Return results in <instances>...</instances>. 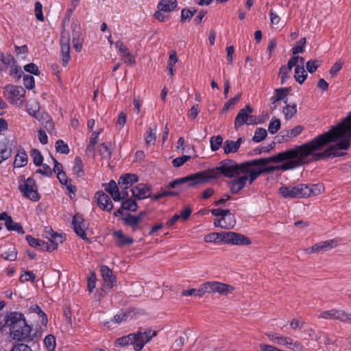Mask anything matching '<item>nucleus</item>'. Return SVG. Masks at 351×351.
<instances>
[{
    "instance_id": "nucleus-1",
    "label": "nucleus",
    "mask_w": 351,
    "mask_h": 351,
    "mask_svg": "<svg viewBox=\"0 0 351 351\" xmlns=\"http://www.w3.org/2000/svg\"><path fill=\"white\" fill-rule=\"evenodd\" d=\"M336 142L330 130L319 134L301 145L278 153L271 157L254 159L264 160L251 167L250 182H253L263 173H270L277 170L287 171L296 169L312 161L342 156L345 153L339 150H347L350 147L348 140L340 141L319 152L330 143Z\"/></svg>"
},
{
    "instance_id": "nucleus-2",
    "label": "nucleus",
    "mask_w": 351,
    "mask_h": 351,
    "mask_svg": "<svg viewBox=\"0 0 351 351\" xmlns=\"http://www.w3.org/2000/svg\"><path fill=\"white\" fill-rule=\"evenodd\" d=\"M264 160H248L237 164L234 160L226 159L219 162V166L212 169L202 171L206 182L212 179H218L221 175L226 178H232L241 175V172H247L248 168L254 167V165L261 163Z\"/></svg>"
},
{
    "instance_id": "nucleus-3",
    "label": "nucleus",
    "mask_w": 351,
    "mask_h": 351,
    "mask_svg": "<svg viewBox=\"0 0 351 351\" xmlns=\"http://www.w3.org/2000/svg\"><path fill=\"white\" fill-rule=\"evenodd\" d=\"M5 324L10 327L12 339L18 341L32 340L29 337L32 328L27 324L24 315L19 312H12L8 316Z\"/></svg>"
},
{
    "instance_id": "nucleus-4",
    "label": "nucleus",
    "mask_w": 351,
    "mask_h": 351,
    "mask_svg": "<svg viewBox=\"0 0 351 351\" xmlns=\"http://www.w3.org/2000/svg\"><path fill=\"white\" fill-rule=\"evenodd\" d=\"M43 235L47 239V242L36 239L32 235H27L25 239L31 247L48 252L56 250L59 243H63L65 240V237L62 234L55 232L51 227H45Z\"/></svg>"
},
{
    "instance_id": "nucleus-5",
    "label": "nucleus",
    "mask_w": 351,
    "mask_h": 351,
    "mask_svg": "<svg viewBox=\"0 0 351 351\" xmlns=\"http://www.w3.org/2000/svg\"><path fill=\"white\" fill-rule=\"evenodd\" d=\"M210 213L213 216L220 217L214 219V225L223 229H231L236 224V219L234 215L230 213L228 209L213 208L210 210Z\"/></svg>"
},
{
    "instance_id": "nucleus-6",
    "label": "nucleus",
    "mask_w": 351,
    "mask_h": 351,
    "mask_svg": "<svg viewBox=\"0 0 351 351\" xmlns=\"http://www.w3.org/2000/svg\"><path fill=\"white\" fill-rule=\"evenodd\" d=\"M19 190L22 195L32 201L37 202L40 199V195L38 192V186L32 178H25V176H20Z\"/></svg>"
},
{
    "instance_id": "nucleus-7",
    "label": "nucleus",
    "mask_w": 351,
    "mask_h": 351,
    "mask_svg": "<svg viewBox=\"0 0 351 351\" xmlns=\"http://www.w3.org/2000/svg\"><path fill=\"white\" fill-rule=\"evenodd\" d=\"M6 99L12 104L22 106L25 103V90L21 86L6 85L4 88Z\"/></svg>"
},
{
    "instance_id": "nucleus-8",
    "label": "nucleus",
    "mask_w": 351,
    "mask_h": 351,
    "mask_svg": "<svg viewBox=\"0 0 351 351\" xmlns=\"http://www.w3.org/2000/svg\"><path fill=\"white\" fill-rule=\"evenodd\" d=\"M204 174L203 171H199L186 177L177 178L171 182L168 187L175 189L184 184H186L189 187H192L198 184L206 183Z\"/></svg>"
},
{
    "instance_id": "nucleus-9",
    "label": "nucleus",
    "mask_w": 351,
    "mask_h": 351,
    "mask_svg": "<svg viewBox=\"0 0 351 351\" xmlns=\"http://www.w3.org/2000/svg\"><path fill=\"white\" fill-rule=\"evenodd\" d=\"M204 174L203 171H199L186 177L177 178L171 182L168 187L175 189L184 184H186L189 187H192L198 184L206 183Z\"/></svg>"
},
{
    "instance_id": "nucleus-10",
    "label": "nucleus",
    "mask_w": 351,
    "mask_h": 351,
    "mask_svg": "<svg viewBox=\"0 0 351 351\" xmlns=\"http://www.w3.org/2000/svg\"><path fill=\"white\" fill-rule=\"evenodd\" d=\"M330 131L337 142L339 139L341 141L348 140L350 145L351 138V112L347 117V121L340 123L337 126H333Z\"/></svg>"
},
{
    "instance_id": "nucleus-11",
    "label": "nucleus",
    "mask_w": 351,
    "mask_h": 351,
    "mask_svg": "<svg viewBox=\"0 0 351 351\" xmlns=\"http://www.w3.org/2000/svg\"><path fill=\"white\" fill-rule=\"evenodd\" d=\"M252 108L247 104L244 108L241 109L234 119V128L238 129L244 124L256 125L258 123L256 118L252 115Z\"/></svg>"
},
{
    "instance_id": "nucleus-12",
    "label": "nucleus",
    "mask_w": 351,
    "mask_h": 351,
    "mask_svg": "<svg viewBox=\"0 0 351 351\" xmlns=\"http://www.w3.org/2000/svg\"><path fill=\"white\" fill-rule=\"evenodd\" d=\"M250 171L251 167L248 168L247 172H241V174H242L241 176H239L238 178L230 181L228 183V185L232 193H238L241 190H242L245 187L247 182H249V185L252 184V182H250Z\"/></svg>"
},
{
    "instance_id": "nucleus-13",
    "label": "nucleus",
    "mask_w": 351,
    "mask_h": 351,
    "mask_svg": "<svg viewBox=\"0 0 351 351\" xmlns=\"http://www.w3.org/2000/svg\"><path fill=\"white\" fill-rule=\"evenodd\" d=\"M61 61L63 66L66 67L71 59L70 56V36L66 31L61 32L60 40Z\"/></svg>"
},
{
    "instance_id": "nucleus-14",
    "label": "nucleus",
    "mask_w": 351,
    "mask_h": 351,
    "mask_svg": "<svg viewBox=\"0 0 351 351\" xmlns=\"http://www.w3.org/2000/svg\"><path fill=\"white\" fill-rule=\"evenodd\" d=\"M223 242L232 245H249L250 239L246 236L234 232H224Z\"/></svg>"
},
{
    "instance_id": "nucleus-15",
    "label": "nucleus",
    "mask_w": 351,
    "mask_h": 351,
    "mask_svg": "<svg viewBox=\"0 0 351 351\" xmlns=\"http://www.w3.org/2000/svg\"><path fill=\"white\" fill-rule=\"evenodd\" d=\"M233 290V287L222 282L217 281L204 282V291H206V293H218L221 295H227Z\"/></svg>"
},
{
    "instance_id": "nucleus-16",
    "label": "nucleus",
    "mask_w": 351,
    "mask_h": 351,
    "mask_svg": "<svg viewBox=\"0 0 351 351\" xmlns=\"http://www.w3.org/2000/svg\"><path fill=\"white\" fill-rule=\"evenodd\" d=\"M280 194L285 198H304V184L296 186H282L279 188Z\"/></svg>"
},
{
    "instance_id": "nucleus-17",
    "label": "nucleus",
    "mask_w": 351,
    "mask_h": 351,
    "mask_svg": "<svg viewBox=\"0 0 351 351\" xmlns=\"http://www.w3.org/2000/svg\"><path fill=\"white\" fill-rule=\"evenodd\" d=\"M73 228L75 234L83 240H88L86 230L88 228V223L85 221L81 215L75 214L72 219Z\"/></svg>"
},
{
    "instance_id": "nucleus-18",
    "label": "nucleus",
    "mask_w": 351,
    "mask_h": 351,
    "mask_svg": "<svg viewBox=\"0 0 351 351\" xmlns=\"http://www.w3.org/2000/svg\"><path fill=\"white\" fill-rule=\"evenodd\" d=\"M138 339H136V345H134V350L140 351L154 337L156 336L157 331L148 330L145 332H137L134 333Z\"/></svg>"
},
{
    "instance_id": "nucleus-19",
    "label": "nucleus",
    "mask_w": 351,
    "mask_h": 351,
    "mask_svg": "<svg viewBox=\"0 0 351 351\" xmlns=\"http://www.w3.org/2000/svg\"><path fill=\"white\" fill-rule=\"evenodd\" d=\"M347 315L348 313L343 310L332 308L330 310L324 311L322 312L319 315V317L326 319H337L341 322L346 323V321L348 320Z\"/></svg>"
},
{
    "instance_id": "nucleus-20",
    "label": "nucleus",
    "mask_w": 351,
    "mask_h": 351,
    "mask_svg": "<svg viewBox=\"0 0 351 351\" xmlns=\"http://www.w3.org/2000/svg\"><path fill=\"white\" fill-rule=\"evenodd\" d=\"M97 206L103 210L110 212L113 208V204L110 197L104 191H97L95 193Z\"/></svg>"
},
{
    "instance_id": "nucleus-21",
    "label": "nucleus",
    "mask_w": 351,
    "mask_h": 351,
    "mask_svg": "<svg viewBox=\"0 0 351 351\" xmlns=\"http://www.w3.org/2000/svg\"><path fill=\"white\" fill-rule=\"evenodd\" d=\"M132 196L138 199H143L151 197V188L149 186L140 183L131 189Z\"/></svg>"
},
{
    "instance_id": "nucleus-22",
    "label": "nucleus",
    "mask_w": 351,
    "mask_h": 351,
    "mask_svg": "<svg viewBox=\"0 0 351 351\" xmlns=\"http://www.w3.org/2000/svg\"><path fill=\"white\" fill-rule=\"evenodd\" d=\"M336 245H337V242L335 240H333V239L327 240V241L319 242V243L315 244L314 245H313L312 247L306 249L305 251L308 254L319 252L321 251L326 252V251H328V250L332 249V247H334Z\"/></svg>"
},
{
    "instance_id": "nucleus-23",
    "label": "nucleus",
    "mask_w": 351,
    "mask_h": 351,
    "mask_svg": "<svg viewBox=\"0 0 351 351\" xmlns=\"http://www.w3.org/2000/svg\"><path fill=\"white\" fill-rule=\"evenodd\" d=\"M115 47L118 49L120 56L128 64L134 65L135 59L134 56L130 52L128 48L123 44L121 40H118L115 43Z\"/></svg>"
},
{
    "instance_id": "nucleus-24",
    "label": "nucleus",
    "mask_w": 351,
    "mask_h": 351,
    "mask_svg": "<svg viewBox=\"0 0 351 351\" xmlns=\"http://www.w3.org/2000/svg\"><path fill=\"white\" fill-rule=\"evenodd\" d=\"M100 271L104 281L105 287H108V289H111L114 285H116L117 278L113 274L112 271L110 269L108 266L102 265L100 268Z\"/></svg>"
},
{
    "instance_id": "nucleus-25",
    "label": "nucleus",
    "mask_w": 351,
    "mask_h": 351,
    "mask_svg": "<svg viewBox=\"0 0 351 351\" xmlns=\"http://www.w3.org/2000/svg\"><path fill=\"white\" fill-rule=\"evenodd\" d=\"M297 58H291L285 65H282L279 70L281 84H283L289 78V73L292 68L296 65Z\"/></svg>"
},
{
    "instance_id": "nucleus-26",
    "label": "nucleus",
    "mask_w": 351,
    "mask_h": 351,
    "mask_svg": "<svg viewBox=\"0 0 351 351\" xmlns=\"http://www.w3.org/2000/svg\"><path fill=\"white\" fill-rule=\"evenodd\" d=\"M324 186L322 183L318 184H304V197H310L311 195L316 196L321 194L324 191Z\"/></svg>"
},
{
    "instance_id": "nucleus-27",
    "label": "nucleus",
    "mask_w": 351,
    "mask_h": 351,
    "mask_svg": "<svg viewBox=\"0 0 351 351\" xmlns=\"http://www.w3.org/2000/svg\"><path fill=\"white\" fill-rule=\"evenodd\" d=\"M138 180L137 175L134 173H125L122 175L119 180L118 184L121 189H128L132 185Z\"/></svg>"
},
{
    "instance_id": "nucleus-28",
    "label": "nucleus",
    "mask_w": 351,
    "mask_h": 351,
    "mask_svg": "<svg viewBox=\"0 0 351 351\" xmlns=\"http://www.w3.org/2000/svg\"><path fill=\"white\" fill-rule=\"evenodd\" d=\"M103 186L105 191L110 193L114 201L118 202L121 199L119 187L114 180H112L108 183L104 184Z\"/></svg>"
},
{
    "instance_id": "nucleus-29",
    "label": "nucleus",
    "mask_w": 351,
    "mask_h": 351,
    "mask_svg": "<svg viewBox=\"0 0 351 351\" xmlns=\"http://www.w3.org/2000/svg\"><path fill=\"white\" fill-rule=\"evenodd\" d=\"M124 225L131 228L132 232H136L137 230L141 228L139 218L136 215H133L130 213H127L122 218Z\"/></svg>"
},
{
    "instance_id": "nucleus-30",
    "label": "nucleus",
    "mask_w": 351,
    "mask_h": 351,
    "mask_svg": "<svg viewBox=\"0 0 351 351\" xmlns=\"http://www.w3.org/2000/svg\"><path fill=\"white\" fill-rule=\"evenodd\" d=\"M242 142V138H239L236 141L226 140L223 146L224 154H229L230 153H236L239 149Z\"/></svg>"
},
{
    "instance_id": "nucleus-31",
    "label": "nucleus",
    "mask_w": 351,
    "mask_h": 351,
    "mask_svg": "<svg viewBox=\"0 0 351 351\" xmlns=\"http://www.w3.org/2000/svg\"><path fill=\"white\" fill-rule=\"evenodd\" d=\"M113 235L117 239V245L118 247L130 245L134 243V239L130 237L125 235L122 230L114 231Z\"/></svg>"
},
{
    "instance_id": "nucleus-32",
    "label": "nucleus",
    "mask_w": 351,
    "mask_h": 351,
    "mask_svg": "<svg viewBox=\"0 0 351 351\" xmlns=\"http://www.w3.org/2000/svg\"><path fill=\"white\" fill-rule=\"evenodd\" d=\"M177 6V0H160L158 3L157 9L169 13L173 11Z\"/></svg>"
},
{
    "instance_id": "nucleus-33",
    "label": "nucleus",
    "mask_w": 351,
    "mask_h": 351,
    "mask_svg": "<svg viewBox=\"0 0 351 351\" xmlns=\"http://www.w3.org/2000/svg\"><path fill=\"white\" fill-rule=\"evenodd\" d=\"M280 100H282L285 104H287L288 98L285 95V93L282 92V89L276 88L274 92V95L271 97L270 101L271 103V109L275 110L276 108V103Z\"/></svg>"
},
{
    "instance_id": "nucleus-34",
    "label": "nucleus",
    "mask_w": 351,
    "mask_h": 351,
    "mask_svg": "<svg viewBox=\"0 0 351 351\" xmlns=\"http://www.w3.org/2000/svg\"><path fill=\"white\" fill-rule=\"evenodd\" d=\"M136 337L134 335V333L129 334L128 335L123 336L121 337L118 338L115 341V346H126L130 344H133L134 346L136 345ZM138 339V337H137Z\"/></svg>"
},
{
    "instance_id": "nucleus-35",
    "label": "nucleus",
    "mask_w": 351,
    "mask_h": 351,
    "mask_svg": "<svg viewBox=\"0 0 351 351\" xmlns=\"http://www.w3.org/2000/svg\"><path fill=\"white\" fill-rule=\"evenodd\" d=\"M73 173L77 178H83L85 175L82 160L79 156L75 158Z\"/></svg>"
},
{
    "instance_id": "nucleus-36",
    "label": "nucleus",
    "mask_w": 351,
    "mask_h": 351,
    "mask_svg": "<svg viewBox=\"0 0 351 351\" xmlns=\"http://www.w3.org/2000/svg\"><path fill=\"white\" fill-rule=\"evenodd\" d=\"M11 149L5 140H0V163L11 156Z\"/></svg>"
},
{
    "instance_id": "nucleus-37",
    "label": "nucleus",
    "mask_w": 351,
    "mask_h": 351,
    "mask_svg": "<svg viewBox=\"0 0 351 351\" xmlns=\"http://www.w3.org/2000/svg\"><path fill=\"white\" fill-rule=\"evenodd\" d=\"M112 146L110 142L103 143L99 145V154L104 158H110L112 154Z\"/></svg>"
},
{
    "instance_id": "nucleus-38",
    "label": "nucleus",
    "mask_w": 351,
    "mask_h": 351,
    "mask_svg": "<svg viewBox=\"0 0 351 351\" xmlns=\"http://www.w3.org/2000/svg\"><path fill=\"white\" fill-rule=\"evenodd\" d=\"M0 60L3 64V66L0 67V71H6L8 66L11 67L14 63H16V60L12 55L5 56L3 53H0Z\"/></svg>"
},
{
    "instance_id": "nucleus-39",
    "label": "nucleus",
    "mask_w": 351,
    "mask_h": 351,
    "mask_svg": "<svg viewBox=\"0 0 351 351\" xmlns=\"http://www.w3.org/2000/svg\"><path fill=\"white\" fill-rule=\"evenodd\" d=\"M295 66L294 77L300 84H302L308 75L304 70V66L295 65Z\"/></svg>"
},
{
    "instance_id": "nucleus-40",
    "label": "nucleus",
    "mask_w": 351,
    "mask_h": 351,
    "mask_svg": "<svg viewBox=\"0 0 351 351\" xmlns=\"http://www.w3.org/2000/svg\"><path fill=\"white\" fill-rule=\"evenodd\" d=\"M5 226L9 231H15L20 234L25 233L22 225L20 223L13 221L12 217L8 219L7 222H5Z\"/></svg>"
},
{
    "instance_id": "nucleus-41",
    "label": "nucleus",
    "mask_w": 351,
    "mask_h": 351,
    "mask_svg": "<svg viewBox=\"0 0 351 351\" xmlns=\"http://www.w3.org/2000/svg\"><path fill=\"white\" fill-rule=\"evenodd\" d=\"M27 156L25 152L23 149L18 152L16 154L14 165L15 167H22L27 165Z\"/></svg>"
},
{
    "instance_id": "nucleus-42",
    "label": "nucleus",
    "mask_w": 351,
    "mask_h": 351,
    "mask_svg": "<svg viewBox=\"0 0 351 351\" xmlns=\"http://www.w3.org/2000/svg\"><path fill=\"white\" fill-rule=\"evenodd\" d=\"M206 293V291H204V283H203L200 288L199 289H190L187 290H184L182 292V295L183 296H191L195 295L199 298H202Z\"/></svg>"
},
{
    "instance_id": "nucleus-43",
    "label": "nucleus",
    "mask_w": 351,
    "mask_h": 351,
    "mask_svg": "<svg viewBox=\"0 0 351 351\" xmlns=\"http://www.w3.org/2000/svg\"><path fill=\"white\" fill-rule=\"evenodd\" d=\"M121 205L124 210H130L131 212H136L138 208L136 200L131 197L123 199Z\"/></svg>"
},
{
    "instance_id": "nucleus-44",
    "label": "nucleus",
    "mask_w": 351,
    "mask_h": 351,
    "mask_svg": "<svg viewBox=\"0 0 351 351\" xmlns=\"http://www.w3.org/2000/svg\"><path fill=\"white\" fill-rule=\"evenodd\" d=\"M224 232H212L205 235L204 240L206 243L217 242V241L223 242V235Z\"/></svg>"
},
{
    "instance_id": "nucleus-45",
    "label": "nucleus",
    "mask_w": 351,
    "mask_h": 351,
    "mask_svg": "<svg viewBox=\"0 0 351 351\" xmlns=\"http://www.w3.org/2000/svg\"><path fill=\"white\" fill-rule=\"evenodd\" d=\"M303 130V127L301 125H297L291 130H287L286 134L282 135V138L285 141H288L289 138H294L300 134Z\"/></svg>"
},
{
    "instance_id": "nucleus-46",
    "label": "nucleus",
    "mask_w": 351,
    "mask_h": 351,
    "mask_svg": "<svg viewBox=\"0 0 351 351\" xmlns=\"http://www.w3.org/2000/svg\"><path fill=\"white\" fill-rule=\"evenodd\" d=\"M30 156L36 167H40L43 161V157L40 152L37 149H32L30 152Z\"/></svg>"
},
{
    "instance_id": "nucleus-47",
    "label": "nucleus",
    "mask_w": 351,
    "mask_h": 351,
    "mask_svg": "<svg viewBox=\"0 0 351 351\" xmlns=\"http://www.w3.org/2000/svg\"><path fill=\"white\" fill-rule=\"evenodd\" d=\"M282 112L286 119H291L297 112L296 104H287L286 106L283 108Z\"/></svg>"
},
{
    "instance_id": "nucleus-48",
    "label": "nucleus",
    "mask_w": 351,
    "mask_h": 351,
    "mask_svg": "<svg viewBox=\"0 0 351 351\" xmlns=\"http://www.w3.org/2000/svg\"><path fill=\"white\" fill-rule=\"evenodd\" d=\"M44 343L48 351H53L56 346L55 337L52 335H48L44 339Z\"/></svg>"
},
{
    "instance_id": "nucleus-49",
    "label": "nucleus",
    "mask_w": 351,
    "mask_h": 351,
    "mask_svg": "<svg viewBox=\"0 0 351 351\" xmlns=\"http://www.w3.org/2000/svg\"><path fill=\"white\" fill-rule=\"evenodd\" d=\"M223 143V138L221 135L214 136L210 138V149L215 152L219 149Z\"/></svg>"
},
{
    "instance_id": "nucleus-50",
    "label": "nucleus",
    "mask_w": 351,
    "mask_h": 351,
    "mask_svg": "<svg viewBox=\"0 0 351 351\" xmlns=\"http://www.w3.org/2000/svg\"><path fill=\"white\" fill-rule=\"evenodd\" d=\"M145 140L147 144H154L156 140V125L154 129L149 128L145 136Z\"/></svg>"
},
{
    "instance_id": "nucleus-51",
    "label": "nucleus",
    "mask_w": 351,
    "mask_h": 351,
    "mask_svg": "<svg viewBox=\"0 0 351 351\" xmlns=\"http://www.w3.org/2000/svg\"><path fill=\"white\" fill-rule=\"evenodd\" d=\"M280 121L278 119L272 118L269 123L268 131L270 134H276L280 128Z\"/></svg>"
},
{
    "instance_id": "nucleus-52",
    "label": "nucleus",
    "mask_w": 351,
    "mask_h": 351,
    "mask_svg": "<svg viewBox=\"0 0 351 351\" xmlns=\"http://www.w3.org/2000/svg\"><path fill=\"white\" fill-rule=\"evenodd\" d=\"M267 134V130L265 128H258L255 130L252 140L256 143H259L265 138Z\"/></svg>"
},
{
    "instance_id": "nucleus-53",
    "label": "nucleus",
    "mask_w": 351,
    "mask_h": 351,
    "mask_svg": "<svg viewBox=\"0 0 351 351\" xmlns=\"http://www.w3.org/2000/svg\"><path fill=\"white\" fill-rule=\"evenodd\" d=\"M56 149L58 152L68 154L70 152L68 145L62 140H58L56 142Z\"/></svg>"
},
{
    "instance_id": "nucleus-54",
    "label": "nucleus",
    "mask_w": 351,
    "mask_h": 351,
    "mask_svg": "<svg viewBox=\"0 0 351 351\" xmlns=\"http://www.w3.org/2000/svg\"><path fill=\"white\" fill-rule=\"evenodd\" d=\"M39 104L37 101H33L32 104H28L27 106V110L28 113L36 119H38L37 114L39 112Z\"/></svg>"
},
{
    "instance_id": "nucleus-55",
    "label": "nucleus",
    "mask_w": 351,
    "mask_h": 351,
    "mask_svg": "<svg viewBox=\"0 0 351 351\" xmlns=\"http://www.w3.org/2000/svg\"><path fill=\"white\" fill-rule=\"evenodd\" d=\"M241 93H238L234 97L230 98L227 102L225 103L222 108V111L226 112L232 106H234L241 99Z\"/></svg>"
},
{
    "instance_id": "nucleus-56",
    "label": "nucleus",
    "mask_w": 351,
    "mask_h": 351,
    "mask_svg": "<svg viewBox=\"0 0 351 351\" xmlns=\"http://www.w3.org/2000/svg\"><path fill=\"white\" fill-rule=\"evenodd\" d=\"M23 72L21 70V68L20 66H19L16 62L14 63L11 67L10 71V75L19 80L23 75Z\"/></svg>"
},
{
    "instance_id": "nucleus-57",
    "label": "nucleus",
    "mask_w": 351,
    "mask_h": 351,
    "mask_svg": "<svg viewBox=\"0 0 351 351\" xmlns=\"http://www.w3.org/2000/svg\"><path fill=\"white\" fill-rule=\"evenodd\" d=\"M306 42V40L305 37L301 38L297 43V45L292 48L293 54L295 55L297 53H303Z\"/></svg>"
},
{
    "instance_id": "nucleus-58",
    "label": "nucleus",
    "mask_w": 351,
    "mask_h": 351,
    "mask_svg": "<svg viewBox=\"0 0 351 351\" xmlns=\"http://www.w3.org/2000/svg\"><path fill=\"white\" fill-rule=\"evenodd\" d=\"M31 309L41 317V324L43 326H47L48 322L47 317L46 314L42 311V309L38 305L32 306Z\"/></svg>"
},
{
    "instance_id": "nucleus-59",
    "label": "nucleus",
    "mask_w": 351,
    "mask_h": 351,
    "mask_svg": "<svg viewBox=\"0 0 351 351\" xmlns=\"http://www.w3.org/2000/svg\"><path fill=\"white\" fill-rule=\"evenodd\" d=\"M290 344L287 348L292 351H307V349L299 341H294L292 339L290 340Z\"/></svg>"
},
{
    "instance_id": "nucleus-60",
    "label": "nucleus",
    "mask_w": 351,
    "mask_h": 351,
    "mask_svg": "<svg viewBox=\"0 0 351 351\" xmlns=\"http://www.w3.org/2000/svg\"><path fill=\"white\" fill-rule=\"evenodd\" d=\"M23 85L27 89L32 90L35 86V80L32 75H23Z\"/></svg>"
},
{
    "instance_id": "nucleus-61",
    "label": "nucleus",
    "mask_w": 351,
    "mask_h": 351,
    "mask_svg": "<svg viewBox=\"0 0 351 351\" xmlns=\"http://www.w3.org/2000/svg\"><path fill=\"white\" fill-rule=\"evenodd\" d=\"M197 10L193 9L191 10H187V9H183L181 12V21L183 23L186 20L191 19L193 15L196 13Z\"/></svg>"
},
{
    "instance_id": "nucleus-62",
    "label": "nucleus",
    "mask_w": 351,
    "mask_h": 351,
    "mask_svg": "<svg viewBox=\"0 0 351 351\" xmlns=\"http://www.w3.org/2000/svg\"><path fill=\"white\" fill-rule=\"evenodd\" d=\"M190 156L184 155L181 157H177L172 160V164L175 167H180L184 165L186 161L190 160Z\"/></svg>"
},
{
    "instance_id": "nucleus-63",
    "label": "nucleus",
    "mask_w": 351,
    "mask_h": 351,
    "mask_svg": "<svg viewBox=\"0 0 351 351\" xmlns=\"http://www.w3.org/2000/svg\"><path fill=\"white\" fill-rule=\"evenodd\" d=\"M43 5L40 2L37 1L35 3V8H34V12L36 18L39 21H44V16L43 14Z\"/></svg>"
},
{
    "instance_id": "nucleus-64",
    "label": "nucleus",
    "mask_w": 351,
    "mask_h": 351,
    "mask_svg": "<svg viewBox=\"0 0 351 351\" xmlns=\"http://www.w3.org/2000/svg\"><path fill=\"white\" fill-rule=\"evenodd\" d=\"M24 70L26 72L34 74L35 75H39L40 73L38 66L33 62L25 65Z\"/></svg>"
}]
</instances>
